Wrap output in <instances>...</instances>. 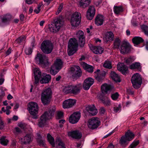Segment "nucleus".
<instances>
[{
    "label": "nucleus",
    "instance_id": "63",
    "mask_svg": "<svg viewBox=\"0 0 148 148\" xmlns=\"http://www.w3.org/2000/svg\"><path fill=\"white\" fill-rule=\"evenodd\" d=\"M14 130L17 133H19L21 132V130L18 127H15Z\"/></svg>",
    "mask_w": 148,
    "mask_h": 148
},
{
    "label": "nucleus",
    "instance_id": "32",
    "mask_svg": "<svg viewBox=\"0 0 148 148\" xmlns=\"http://www.w3.org/2000/svg\"><path fill=\"white\" fill-rule=\"evenodd\" d=\"M110 76L114 81L117 82H121L119 76L115 72L112 71L111 72Z\"/></svg>",
    "mask_w": 148,
    "mask_h": 148
},
{
    "label": "nucleus",
    "instance_id": "62",
    "mask_svg": "<svg viewBox=\"0 0 148 148\" xmlns=\"http://www.w3.org/2000/svg\"><path fill=\"white\" fill-rule=\"evenodd\" d=\"M4 127V124L2 120L0 119V129H3Z\"/></svg>",
    "mask_w": 148,
    "mask_h": 148
},
{
    "label": "nucleus",
    "instance_id": "2",
    "mask_svg": "<svg viewBox=\"0 0 148 148\" xmlns=\"http://www.w3.org/2000/svg\"><path fill=\"white\" fill-rule=\"evenodd\" d=\"M64 24L63 21L61 17L54 19L52 23L49 25V29L52 32L55 33L58 32Z\"/></svg>",
    "mask_w": 148,
    "mask_h": 148
},
{
    "label": "nucleus",
    "instance_id": "48",
    "mask_svg": "<svg viewBox=\"0 0 148 148\" xmlns=\"http://www.w3.org/2000/svg\"><path fill=\"white\" fill-rule=\"evenodd\" d=\"M38 138H37V142L40 145H44L45 141L42 138L40 135H38Z\"/></svg>",
    "mask_w": 148,
    "mask_h": 148
},
{
    "label": "nucleus",
    "instance_id": "35",
    "mask_svg": "<svg viewBox=\"0 0 148 148\" xmlns=\"http://www.w3.org/2000/svg\"><path fill=\"white\" fill-rule=\"evenodd\" d=\"M57 145L56 148H66L64 143L60 138H58L56 140Z\"/></svg>",
    "mask_w": 148,
    "mask_h": 148
},
{
    "label": "nucleus",
    "instance_id": "21",
    "mask_svg": "<svg viewBox=\"0 0 148 148\" xmlns=\"http://www.w3.org/2000/svg\"><path fill=\"white\" fill-rule=\"evenodd\" d=\"M86 111L91 115L94 116L97 114L98 111L94 105H88L86 107Z\"/></svg>",
    "mask_w": 148,
    "mask_h": 148
},
{
    "label": "nucleus",
    "instance_id": "59",
    "mask_svg": "<svg viewBox=\"0 0 148 148\" xmlns=\"http://www.w3.org/2000/svg\"><path fill=\"white\" fill-rule=\"evenodd\" d=\"M63 113L61 111L58 112L57 113V117L59 119L62 118L63 116Z\"/></svg>",
    "mask_w": 148,
    "mask_h": 148
},
{
    "label": "nucleus",
    "instance_id": "44",
    "mask_svg": "<svg viewBox=\"0 0 148 148\" xmlns=\"http://www.w3.org/2000/svg\"><path fill=\"white\" fill-rule=\"evenodd\" d=\"M8 140L6 139L5 136H2L0 139V143L1 144L4 146L8 144Z\"/></svg>",
    "mask_w": 148,
    "mask_h": 148
},
{
    "label": "nucleus",
    "instance_id": "46",
    "mask_svg": "<svg viewBox=\"0 0 148 148\" xmlns=\"http://www.w3.org/2000/svg\"><path fill=\"white\" fill-rule=\"evenodd\" d=\"M26 37L24 36H22L17 39L16 42L18 43H25Z\"/></svg>",
    "mask_w": 148,
    "mask_h": 148
},
{
    "label": "nucleus",
    "instance_id": "6",
    "mask_svg": "<svg viewBox=\"0 0 148 148\" xmlns=\"http://www.w3.org/2000/svg\"><path fill=\"white\" fill-rule=\"evenodd\" d=\"M53 48L52 43L49 40H45L41 44L40 48L43 53L49 54L51 53Z\"/></svg>",
    "mask_w": 148,
    "mask_h": 148
},
{
    "label": "nucleus",
    "instance_id": "4",
    "mask_svg": "<svg viewBox=\"0 0 148 148\" xmlns=\"http://www.w3.org/2000/svg\"><path fill=\"white\" fill-rule=\"evenodd\" d=\"M35 59L37 63L43 67L48 66L51 64L48 62V58L45 55L40 53L37 54Z\"/></svg>",
    "mask_w": 148,
    "mask_h": 148
},
{
    "label": "nucleus",
    "instance_id": "25",
    "mask_svg": "<svg viewBox=\"0 0 148 148\" xmlns=\"http://www.w3.org/2000/svg\"><path fill=\"white\" fill-rule=\"evenodd\" d=\"M118 70L121 72L123 74L127 73L128 71V67L123 64H121L117 65Z\"/></svg>",
    "mask_w": 148,
    "mask_h": 148
},
{
    "label": "nucleus",
    "instance_id": "13",
    "mask_svg": "<svg viewBox=\"0 0 148 148\" xmlns=\"http://www.w3.org/2000/svg\"><path fill=\"white\" fill-rule=\"evenodd\" d=\"M99 99L101 101V102L105 106H109L111 105V101L110 99L106 96H105L104 94L101 93L98 95Z\"/></svg>",
    "mask_w": 148,
    "mask_h": 148
},
{
    "label": "nucleus",
    "instance_id": "11",
    "mask_svg": "<svg viewBox=\"0 0 148 148\" xmlns=\"http://www.w3.org/2000/svg\"><path fill=\"white\" fill-rule=\"evenodd\" d=\"M88 127L90 129H93L97 128L100 123L98 119L96 117H92L88 121Z\"/></svg>",
    "mask_w": 148,
    "mask_h": 148
},
{
    "label": "nucleus",
    "instance_id": "58",
    "mask_svg": "<svg viewBox=\"0 0 148 148\" xmlns=\"http://www.w3.org/2000/svg\"><path fill=\"white\" fill-rule=\"evenodd\" d=\"M4 81V76L2 74H0V85L3 84Z\"/></svg>",
    "mask_w": 148,
    "mask_h": 148
},
{
    "label": "nucleus",
    "instance_id": "50",
    "mask_svg": "<svg viewBox=\"0 0 148 148\" xmlns=\"http://www.w3.org/2000/svg\"><path fill=\"white\" fill-rule=\"evenodd\" d=\"M134 60V59L132 57H130L125 59V62L127 64H129Z\"/></svg>",
    "mask_w": 148,
    "mask_h": 148
},
{
    "label": "nucleus",
    "instance_id": "3",
    "mask_svg": "<svg viewBox=\"0 0 148 148\" xmlns=\"http://www.w3.org/2000/svg\"><path fill=\"white\" fill-rule=\"evenodd\" d=\"M52 91L50 88H46L42 92L41 96L42 103L44 105L49 103L51 98Z\"/></svg>",
    "mask_w": 148,
    "mask_h": 148
},
{
    "label": "nucleus",
    "instance_id": "28",
    "mask_svg": "<svg viewBox=\"0 0 148 148\" xmlns=\"http://www.w3.org/2000/svg\"><path fill=\"white\" fill-rule=\"evenodd\" d=\"M82 65L84 69L89 72L92 73L93 71V67L84 62H82Z\"/></svg>",
    "mask_w": 148,
    "mask_h": 148
},
{
    "label": "nucleus",
    "instance_id": "64",
    "mask_svg": "<svg viewBox=\"0 0 148 148\" xmlns=\"http://www.w3.org/2000/svg\"><path fill=\"white\" fill-rule=\"evenodd\" d=\"M120 108H121L119 106L115 107L114 108V111L115 112H117L120 110Z\"/></svg>",
    "mask_w": 148,
    "mask_h": 148
},
{
    "label": "nucleus",
    "instance_id": "43",
    "mask_svg": "<svg viewBox=\"0 0 148 148\" xmlns=\"http://www.w3.org/2000/svg\"><path fill=\"white\" fill-rule=\"evenodd\" d=\"M48 140L52 147L55 146L54 140L53 138L49 134L47 135Z\"/></svg>",
    "mask_w": 148,
    "mask_h": 148
},
{
    "label": "nucleus",
    "instance_id": "45",
    "mask_svg": "<svg viewBox=\"0 0 148 148\" xmlns=\"http://www.w3.org/2000/svg\"><path fill=\"white\" fill-rule=\"evenodd\" d=\"M121 40L118 38L115 39L114 42V46L115 48H119L121 43Z\"/></svg>",
    "mask_w": 148,
    "mask_h": 148
},
{
    "label": "nucleus",
    "instance_id": "61",
    "mask_svg": "<svg viewBox=\"0 0 148 148\" xmlns=\"http://www.w3.org/2000/svg\"><path fill=\"white\" fill-rule=\"evenodd\" d=\"M100 110V113L101 114H104L106 112L105 109L103 107H101Z\"/></svg>",
    "mask_w": 148,
    "mask_h": 148
},
{
    "label": "nucleus",
    "instance_id": "51",
    "mask_svg": "<svg viewBox=\"0 0 148 148\" xmlns=\"http://www.w3.org/2000/svg\"><path fill=\"white\" fill-rule=\"evenodd\" d=\"M139 143L138 140L134 141L130 145L129 148H135Z\"/></svg>",
    "mask_w": 148,
    "mask_h": 148
},
{
    "label": "nucleus",
    "instance_id": "7",
    "mask_svg": "<svg viewBox=\"0 0 148 148\" xmlns=\"http://www.w3.org/2000/svg\"><path fill=\"white\" fill-rule=\"evenodd\" d=\"M28 108L29 113L33 116L32 118L34 119H37V114L38 109L37 103L34 102H31L29 103Z\"/></svg>",
    "mask_w": 148,
    "mask_h": 148
},
{
    "label": "nucleus",
    "instance_id": "27",
    "mask_svg": "<svg viewBox=\"0 0 148 148\" xmlns=\"http://www.w3.org/2000/svg\"><path fill=\"white\" fill-rule=\"evenodd\" d=\"M103 16L102 15L99 14L96 17L95 23L97 26L101 25L103 24Z\"/></svg>",
    "mask_w": 148,
    "mask_h": 148
},
{
    "label": "nucleus",
    "instance_id": "37",
    "mask_svg": "<svg viewBox=\"0 0 148 148\" xmlns=\"http://www.w3.org/2000/svg\"><path fill=\"white\" fill-rule=\"evenodd\" d=\"M72 85H69L65 86L63 89V91L65 94H67L69 93H71Z\"/></svg>",
    "mask_w": 148,
    "mask_h": 148
},
{
    "label": "nucleus",
    "instance_id": "38",
    "mask_svg": "<svg viewBox=\"0 0 148 148\" xmlns=\"http://www.w3.org/2000/svg\"><path fill=\"white\" fill-rule=\"evenodd\" d=\"M90 2V0H81L79 5L80 7L85 8L88 6Z\"/></svg>",
    "mask_w": 148,
    "mask_h": 148
},
{
    "label": "nucleus",
    "instance_id": "23",
    "mask_svg": "<svg viewBox=\"0 0 148 148\" xmlns=\"http://www.w3.org/2000/svg\"><path fill=\"white\" fill-rule=\"evenodd\" d=\"M68 134L69 136L76 139H80L82 136L81 132L77 130L69 132Z\"/></svg>",
    "mask_w": 148,
    "mask_h": 148
},
{
    "label": "nucleus",
    "instance_id": "34",
    "mask_svg": "<svg viewBox=\"0 0 148 148\" xmlns=\"http://www.w3.org/2000/svg\"><path fill=\"white\" fill-rule=\"evenodd\" d=\"M62 62L60 59H57L54 64L53 65L59 70H60L62 67Z\"/></svg>",
    "mask_w": 148,
    "mask_h": 148
},
{
    "label": "nucleus",
    "instance_id": "57",
    "mask_svg": "<svg viewBox=\"0 0 148 148\" xmlns=\"http://www.w3.org/2000/svg\"><path fill=\"white\" fill-rule=\"evenodd\" d=\"M25 52L27 55H29L32 53V50L31 48H26L25 50Z\"/></svg>",
    "mask_w": 148,
    "mask_h": 148
},
{
    "label": "nucleus",
    "instance_id": "53",
    "mask_svg": "<svg viewBox=\"0 0 148 148\" xmlns=\"http://www.w3.org/2000/svg\"><path fill=\"white\" fill-rule=\"evenodd\" d=\"M11 18V16H6L4 17L2 19V22L4 23L8 22L10 19Z\"/></svg>",
    "mask_w": 148,
    "mask_h": 148
},
{
    "label": "nucleus",
    "instance_id": "24",
    "mask_svg": "<svg viewBox=\"0 0 148 148\" xmlns=\"http://www.w3.org/2000/svg\"><path fill=\"white\" fill-rule=\"evenodd\" d=\"M51 77L50 75L44 74L43 77H41L40 82L42 84L48 83L51 80Z\"/></svg>",
    "mask_w": 148,
    "mask_h": 148
},
{
    "label": "nucleus",
    "instance_id": "10",
    "mask_svg": "<svg viewBox=\"0 0 148 148\" xmlns=\"http://www.w3.org/2000/svg\"><path fill=\"white\" fill-rule=\"evenodd\" d=\"M131 48V46L128 42L124 41L122 42L119 49L122 54H124L129 53Z\"/></svg>",
    "mask_w": 148,
    "mask_h": 148
},
{
    "label": "nucleus",
    "instance_id": "33",
    "mask_svg": "<svg viewBox=\"0 0 148 148\" xmlns=\"http://www.w3.org/2000/svg\"><path fill=\"white\" fill-rule=\"evenodd\" d=\"M144 40L141 37L135 36L132 39V41L134 44L137 45L143 41Z\"/></svg>",
    "mask_w": 148,
    "mask_h": 148
},
{
    "label": "nucleus",
    "instance_id": "31",
    "mask_svg": "<svg viewBox=\"0 0 148 148\" xmlns=\"http://www.w3.org/2000/svg\"><path fill=\"white\" fill-rule=\"evenodd\" d=\"M112 87L110 85L107 84H103L101 86L102 92L104 94V92H107L108 91L112 89Z\"/></svg>",
    "mask_w": 148,
    "mask_h": 148
},
{
    "label": "nucleus",
    "instance_id": "54",
    "mask_svg": "<svg viewBox=\"0 0 148 148\" xmlns=\"http://www.w3.org/2000/svg\"><path fill=\"white\" fill-rule=\"evenodd\" d=\"M42 5V4L41 3L39 4L38 5L37 8L34 10V12L37 14L39 13L40 10V8Z\"/></svg>",
    "mask_w": 148,
    "mask_h": 148
},
{
    "label": "nucleus",
    "instance_id": "1",
    "mask_svg": "<svg viewBox=\"0 0 148 148\" xmlns=\"http://www.w3.org/2000/svg\"><path fill=\"white\" fill-rule=\"evenodd\" d=\"M55 106L50 108L48 111H46L41 116L38 125L40 127H44L47 121L51 118L53 116L56 111Z\"/></svg>",
    "mask_w": 148,
    "mask_h": 148
},
{
    "label": "nucleus",
    "instance_id": "22",
    "mask_svg": "<svg viewBox=\"0 0 148 148\" xmlns=\"http://www.w3.org/2000/svg\"><path fill=\"white\" fill-rule=\"evenodd\" d=\"M90 47L93 53L96 54H101L103 51V49L100 47L92 46L91 47L90 46Z\"/></svg>",
    "mask_w": 148,
    "mask_h": 148
},
{
    "label": "nucleus",
    "instance_id": "49",
    "mask_svg": "<svg viewBox=\"0 0 148 148\" xmlns=\"http://www.w3.org/2000/svg\"><path fill=\"white\" fill-rule=\"evenodd\" d=\"M141 28L145 35L148 36V26L143 25L141 27Z\"/></svg>",
    "mask_w": 148,
    "mask_h": 148
},
{
    "label": "nucleus",
    "instance_id": "20",
    "mask_svg": "<svg viewBox=\"0 0 148 148\" xmlns=\"http://www.w3.org/2000/svg\"><path fill=\"white\" fill-rule=\"evenodd\" d=\"M34 75L35 82L34 83L37 84L38 83L40 77L41 78L42 75L39 69L35 68L34 70Z\"/></svg>",
    "mask_w": 148,
    "mask_h": 148
},
{
    "label": "nucleus",
    "instance_id": "30",
    "mask_svg": "<svg viewBox=\"0 0 148 148\" xmlns=\"http://www.w3.org/2000/svg\"><path fill=\"white\" fill-rule=\"evenodd\" d=\"M71 93L76 95L79 93L80 92V86L79 85H72Z\"/></svg>",
    "mask_w": 148,
    "mask_h": 148
},
{
    "label": "nucleus",
    "instance_id": "16",
    "mask_svg": "<svg viewBox=\"0 0 148 148\" xmlns=\"http://www.w3.org/2000/svg\"><path fill=\"white\" fill-rule=\"evenodd\" d=\"M76 100L72 99H69L65 100L63 103L64 108H69L72 107L76 103Z\"/></svg>",
    "mask_w": 148,
    "mask_h": 148
},
{
    "label": "nucleus",
    "instance_id": "40",
    "mask_svg": "<svg viewBox=\"0 0 148 148\" xmlns=\"http://www.w3.org/2000/svg\"><path fill=\"white\" fill-rule=\"evenodd\" d=\"M73 18L71 19V25L74 27H77L80 24L81 20H74Z\"/></svg>",
    "mask_w": 148,
    "mask_h": 148
},
{
    "label": "nucleus",
    "instance_id": "12",
    "mask_svg": "<svg viewBox=\"0 0 148 148\" xmlns=\"http://www.w3.org/2000/svg\"><path fill=\"white\" fill-rule=\"evenodd\" d=\"M71 71L72 76L74 78H77L80 76L82 71L80 67L78 66L72 67L71 68Z\"/></svg>",
    "mask_w": 148,
    "mask_h": 148
},
{
    "label": "nucleus",
    "instance_id": "47",
    "mask_svg": "<svg viewBox=\"0 0 148 148\" xmlns=\"http://www.w3.org/2000/svg\"><path fill=\"white\" fill-rule=\"evenodd\" d=\"M103 66L105 68L110 69L112 68L111 63L110 61L107 60L105 62Z\"/></svg>",
    "mask_w": 148,
    "mask_h": 148
},
{
    "label": "nucleus",
    "instance_id": "55",
    "mask_svg": "<svg viewBox=\"0 0 148 148\" xmlns=\"http://www.w3.org/2000/svg\"><path fill=\"white\" fill-rule=\"evenodd\" d=\"M63 7V4H60L58 7L57 11L56 13V15L59 14L62 11Z\"/></svg>",
    "mask_w": 148,
    "mask_h": 148
},
{
    "label": "nucleus",
    "instance_id": "9",
    "mask_svg": "<svg viewBox=\"0 0 148 148\" xmlns=\"http://www.w3.org/2000/svg\"><path fill=\"white\" fill-rule=\"evenodd\" d=\"M134 135L133 133L130 131H128L125 133L124 136H123L121 137L120 141V143L122 145L128 144L130 141L134 138Z\"/></svg>",
    "mask_w": 148,
    "mask_h": 148
},
{
    "label": "nucleus",
    "instance_id": "15",
    "mask_svg": "<svg viewBox=\"0 0 148 148\" xmlns=\"http://www.w3.org/2000/svg\"><path fill=\"white\" fill-rule=\"evenodd\" d=\"M81 116L80 113L79 112L74 113L69 117V121L70 123L75 124L77 123Z\"/></svg>",
    "mask_w": 148,
    "mask_h": 148
},
{
    "label": "nucleus",
    "instance_id": "26",
    "mask_svg": "<svg viewBox=\"0 0 148 148\" xmlns=\"http://www.w3.org/2000/svg\"><path fill=\"white\" fill-rule=\"evenodd\" d=\"M114 35L111 32H108L106 33L103 38L104 40L106 42L108 41L113 40Z\"/></svg>",
    "mask_w": 148,
    "mask_h": 148
},
{
    "label": "nucleus",
    "instance_id": "14",
    "mask_svg": "<svg viewBox=\"0 0 148 148\" xmlns=\"http://www.w3.org/2000/svg\"><path fill=\"white\" fill-rule=\"evenodd\" d=\"M76 36L78 39L79 45L81 47H83L85 43V38L84 33L81 30L79 31L76 34Z\"/></svg>",
    "mask_w": 148,
    "mask_h": 148
},
{
    "label": "nucleus",
    "instance_id": "29",
    "mask_svg": "<svg viewBox=\"0 0 148 148\" xmlns=\"http://www.w3.org/2000/svg\"><path fill=\"white\" fill-rule=\"evenodd\" d=\"M129 68L131 69H137L139 71H140L141 66L139 62H135L130 65L129 66Z\"/></svg>",
    "mask_w": 148,
    "mask_h": 148
},
{
    "label": "nucleus",
    "instance_id": "18",
    "mask_svg": "<svg viewBox=\"0 0 148 148\" xmlns=\"http://www.w3.org/2000/svg\"><path fill=\"white\" fill-rule=\"evenodd\" d=\"M94 82V80L91 77L86 78L84 81L83 84L84 89L86 90H88L90 87L93 84Z\"/></svg>",
    "mask_w": 148,
    "mask_h": 148
},
{
    "label": "nucleus",
    "instance_id": "8",
    "mask_svg": "<svg viewBox=\"0 0 148 148\" xmlns=\"http://www.w3.org/2000/svg\"><path fill=\"white\" fill-rule=\"evenodd\" d=\"M131 81L134 88L138 89L142 83V79L138 73L134 74L131 78Z\"/></svg>",
    "mask_w": 148,
    "mask_h": 148
},
{
    "label": "nucleus",
    "instance_id": "56",
    "mask_svg": "<svg viewBox=\"0 0 148 148\" xmlns=\"http://www.w3.org/2000/svg\"><path fill=\"white\" fill-rule=\"evenodd\" d=\"M18 125L21 128L24 129L26 128L27 125L25 123H21L19 124Z\"/></svg>",
    "mask_w": 148,
    "mask_h": 148
},
{
    "label": "nucleus",
    "instance_id": "60",
    "mask_svg": "<svg viewBox=\"0 0 148 148\" xmlns=\"http://www.w3.org/2000/svg\"><path fill=\"white\" fill-rule=\"evenodd\" d=\"M36 0H25L26 3L28 4H31L35 2Z\"/></svg>",
    "mask_w": 148,
    "mask_h": 148
},
{
    "label": "nucleus",
    "instance_id": "36",
    "mask_svg": "<svg viewBox=\"0 0 148 148\" xmlns=\"http://www.w3.org/2000/svg\"><path fill=\"white\" fill-rule=\"evenodd\" d=\"M105 75V72L104 71H102L100 73L97 74V75L96 77V78L99 82H102Z\"/></svg>",
    "mask_w": 148,
    "mask_h": 148
},
{
    "label": "nucleus",
    "instance_id": "5",
    "mask_svg": "<svg viewBox=\"0 0 148 148\" xmlns=\"http://www.w3.org/2000/svg\"><path fill=\"white\" fill-rule=\"evenodd\" d=\"M78 45L77 41L75 38H71L69 41L68 45V54L71 56L77 51Z\"/></svg>",
    "mask_w": 148,
    "mask_h": 148
},
{
    "label": "nucleus",
    "instance_id": "19",
    "mask_svg": "<svg viewBox=\"0 0 148 148\" xmlns=\"http://www.w3.org/2000/svg\"><path fill=\"white\" fill-rule=\"evenodd\" d=\"M95 10L94 7L92 6H89L86 15L87 18L89 20L92 19L95 16Z\"/></svg>",
    "mask_w": 148,
    "mask_h": 148
},
{
    "label": "nucleus",
    "instance_id": "52",
    "mask_svg": "<svg viewBox=\"0 0 148 148\" xmlns=\"http://www.w3.org/2000/svg\"><path fill=\"white\" fill-rule=\"evenodd\" d=\"M119 96L118 93L116 92L115 93L111 94V97L113 100H116L118 98Z\"/></svg>",
    "mask_w": 148,
    "mask_h": 148
},
{
    "label": "nucleus",
    "instance_id": "41",
    "mask_svg": "<svg viewBox=\"0 0 148 148\" xmlns=\"http://www.w3.org/2000/svg\"><path fill=\"white\" fill-rule=\"evenodd\" d=\"M73 18L74 20H81V15L80 14L77 12H75L71 16V19Z\"/></svg>",
    "mask_w": 148,
    "mask_h": 148
},
{
    "label": "nucleus",
    "instance_id": "42",
    "mask_svg": "<svg viewBox=\"0 0 148 148\" xmlns=\"http://www.w3.org/2000/svg\"><path fill=\"white\" fill-rule=\"evenodd\" d=\"M59 70L58 69L52 65L50 69V72L51 74L54 75L58 72Z\"/></svg>",
    "mask_w": 148,
    "mask_h": 148
},
{
    "label": "nucleus",
    "instance_id": "17",
    "mask_svg": "<svg viewBox=\"0 0 148 148\" xmlns=\"http://www.w3.org/2000/svg\"><path fill=\"white\" fill-rule=\"evenodd\" d=\"M33 136L32 133L27 134L23 138H21V143L27 145L29 144L32 141Z\"/></svg>",
    "mask_w": 148,
    "mask_h": 148
},
{
    "label": "nucleus",
    "instance_id": "39",
    "mask_svg": "<svg viewBox=\"0 0 148 148\" xmlns=\"http://www.w3.org/2000/svg\"><path fill=\"white\" fill-rule=\"evenodd\" d=\"M113 9L114 13L117 14H119L123 11V8L122 6H114Z\"/></svg>",
    "mask_w": 148,
    "mask_h": 148
}]
</instances>
